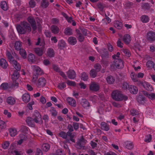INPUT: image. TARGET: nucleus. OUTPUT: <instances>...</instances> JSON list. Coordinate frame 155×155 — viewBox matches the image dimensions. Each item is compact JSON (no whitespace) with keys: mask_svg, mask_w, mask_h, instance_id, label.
<instances>
[{"mask_svg":"<svg viewBox=\"0 0 155 155\" xmlns=\"http://www.w3.org/2000/svg\"><path fill=\"white\" fill-rule=\"evenodd\" d=\"M10 135L12 137H14L17 134V131L15 129L11 128L9 131Z\"/></svg>","mask_w":155,"mask_h":155,"instance_id":"44","label":"nucleus"},{"mask_svg":"<svg viewBox=\"0 0 155 155\" xmlns=\"http://www.w3.org/2000/svg\"><path fill=\"white\" fill-rule=\"evenodd\" d=\"M36 21L37 24L38 28L40 29L41 27V24L42 23V20L38 18H37Z\"/></svg>","mask_w":155,"mask_h":155,"instance_id":"49","label":"nucleus"},{"mask_svg":"<svg viewBox=\"0 0 155 155\" xmlns=\"http://www.w3.org/2000/svg\"><path fill=\"white\" fill-rule=\"evenodd\" d=\"M114 65L119 69L123 68L124 67V63L123 61L119 58H117L114 61Z\"/></svg>","mask_w":155,"mask_h":155,"instance_id":"10","label":"nucleus"},{"mask_svg":"<svg viewBox=\"0 0 155 155\" xmlns=\"http://www.w3.org/2000/svg\"><path fill=\"white\" fill-rule=\"evenodd\" d=\"M33 117L35 123H39L40 124H42L43 121L41 118V115L38 111L37 110L35 111Z\"/></svg>","mask_w":155,"mask_h":155,"instance_id":"5","label":"nucleus"},{"mask_svg":"<svg viewBox=\"0 0 155 155\" xmlns=\"http://www.w3.org/2000/svg\"><path fill=\"white\" fill-rule=\"evenodd\" d=\"M87 140L82 136L80 138L77 142L76 147L79 149H85V147L84 145L86 143Z\"/></svg>","mask_w":155,"mask_h":155,"instance_id":"4","label":"nucleus"},{"mask_svg":"<svg viewBox=\"0 0 155 155\" xmlns=\"http://www.w3.org/2000/svg\"><path fill=\"white\" fill-rule=\"evenodd\" d=\"M9 144L10 143L8 141H5L2 144V146L4 149H6L8 148Z\"/></svg>","mask_w":155,"mask_h":155,"instance_id":"46","label":"nucleus"},{"mask_svg":"<svg viewBox=\"0 0 155 155\" xmlns=\"http://www.w3.org/2000/svg\"><path fill=\"white\" fill-rule=\"evenodd\" d=\"M68 77L70 79H73L76 77V73L74 70H70L67 72Z\"/></svg>","mask_w":155,"mask_h":155,"instance_id":"14","label":"nucleus"},{"mask_svg":"<svg viewBox=\"0 0 155 155\" xmlns=\"http://www.w3.org/2000/svg\"><path fill=\"white\" fill-rule=\"evenodd\" d=\"M149 18L147 16L143 15L141 17V21L143 23H146L148 22Z\"/></svg>","mask_w":155,"mask_h":155,"instance_id":"47","label":"nucleus"},{"mask_svg":"<svg viewBox=\"0 0 155 155\" xmlns=\"http://www.w3.org/2000/svg\"><path fill=\"white\" fill-rule=\"evenodd\" d=\"M1 7L4 11H6L8 10V6L6 2L3 1L1 3Z\"/></svg>","mask_w":155,"mask_h":155,"instance_id":"35","label":"nucleus"},{"mask_svg":"<svg viewBox=\"0 0 155 155\" xmlns=\"http://www.w3.org/2000/svg\"><path fill=\"white\" fill-rule=\"evenodd\" d=\"M81 104L84 108H86L90 106V103L88 101L85 99H82L81 101Z\"/></svg>","mask_w":155,"mask_h":155,"instance_id":"25","label":"nucleus"},{"mask_svg":"<svg viewBox=\"0 0 155 155\" xmlns=\"http://www.w3.org/2000/svg\"><path fill=\"white\" fill-rule=\"evenodd\" d=\"M128 89L130 92L133 94H136L137 93L138 89L137 88H126Z\"/></svg>","mask_w":155,"mask_h":155,"instance_id":"41","label":"nucleus"},{"mask_svg":"<svg viewBox=\"0 0 155 155\" xmlns=\"http://www.w3.org/2000/svg\"><path fill=\"white\" fill-rule=\"evenodd\" d=\"M61 137L64 139H67L68 138L67 132L66 133L65 132L63 131L60 132L58 134Z\"/></svg>","mask_w":155,"mask_h":155,"instance_id":"42","label":"nucleus"},{"mask_svg":"<svg viewBox=\"0 0 155 155\" xmlns=\"http://www.w3.org/2000/svg\"><path fill=\"white\" fill-rule=\"evenodd\" d=\"M114 25L116 28L118 29H121L122 25V23L118 20L115 21Z\"/></svg>","mask_w":155,"mask_h":155,"instance_id":"33","label":"nucleus"},{"mask_svg":"<svg viewBox=\"0 0 155 155\" xmlns=\"http://www.w3.org/2000/svg\"><path fill=\"white\" fill-rule=\"evenodd\" d=\"M112 98L117 101H126L128 99V97L123 94L121 92L117 90L113 91L111 94Z\"/></svg>","mask_w":155,"mask_h":155,"instance_id":"2","label":"nucleus"},{"mask_svg":"<svg viewBox=\"0 0 155 155\" xmlns=\"http://www.w3.org/2000/svg\"><path fill=\"white\" fill-rule=\"evenodd\" d=\"M123 40L126 44H129L131 41L130 36L127 34L125 35L123 37Z\"/></svg>","mask_w":155,"mask_h":155,"instance_id":"19","label":"nucleus"},{"mask_svg":"<svg viewBox=\"0 0 155 155\" xmlns=\"http://www.w3.org/2000/svg\"><path fill=\"white\" fill-rule=\"evenodd\" d=\"M81 79L84 81H86L88 79V77L87 74L83 72L81 74Z\"/></svg>","mask_w":155,"mask_h":155,"instance_id":"39","label":"nucleus"},{"mask_svg":"<svg viewBox=\"0 0 155 155\" xmlns=\"http://www.w3.org/2000/svg\"><path fill=\"white\" fill-rule=\"evenodd\" d=\"M7 102L10 105H13L15 103V100L14 98L9 97L7 98Z\"/></svg>","mask_w":155,"mask_h":155,"instance_id":"32","label":"nucleus"},{"mask_svg":"<svg viewBox=\"0 0 155 155\" xmlns=\"http://www.w3.org/2000/svg\"><path fill=\"white\" fill-rule=\"evenodd\" d=\"M142 8L145 9H149L150 8V6L148 3H144L142 6Z\"/></svg>","mask_w":155,"mask_h":155,"instance_id":"63","label":"nucleus"},{"mask_svg":"<svg viewBox=\"0 0 155 155\" xmlns=\"http://www.w3.org/2000/svg\"><path fill=\"white\" fill-rule=\"evenodd\" d=\"M22 97L23 101L25 103H28L30 100V97L28 93H25L23 94Z\"/></svg>","mask_w":155,"mask_h":155,"instance_id":"23","label":"nucleus"},{"mask_svg":"<svg viewBox=\"0 0 155 155\" xmlns=\"http://www.w3.org/2000/svg\"><path fill=\"white\" fill-rule=\"evenodd\" d=\"M146 39L147 41L151 42L155 41V32L153 31H148L146 35Z\"/></svg>","mask_w":155,"mask_h":155,"instance_id":"7","label":"nucleus"},{"mask_svg":"<svg viewBox=\"0 0 155 155\" xmlns=\"http://www.w3.org/2000/svg\"><path fill=\"white\" fill-rule=\"evenodd\" d=\"M78 40L80 42H82L84 41V35L81 34L77 36Z\"/></svg>","mask_w":155,"mask_h":155,"instance_id":"52","label":"nucleus"},{"mask_svg":"<svg viewBox=\"0 0 155 155\" xmlns=\"http://www.w3.org/2000/svg\"><path fill=\"white\" fill-rule=\"evenodd\" d=\"M136 100L139 103L143 104L145 100V97L142 95H139L137 97Z\"/></svg>","mask_w":155,"mask_h":155,"instance_id":"28","label":"nucleus"},{"mask_svg":"<svg viewBox=\"0 0 155 155\" xmlns=\"http://www.w3.org/2000/svg\"><path fill=\"white\" fill-rule=\"evenodd\" d=\"M125 147L129 150H131L134 147V145L130 141H127L125 143Z\"/></svg>","mask_w":155,"mask_h":155,"instance_id":"37","label":"nucleus"},{"mask_svg":"<svg viewBox=\"0 0 155 155\" xmlns=\"http://www.w3.org/2000/svg\"><path fill=\"white\" fill-rule=\"evenodd\" d=\"M72 125L75 130H77L79 127V124L77 122H73Z\"/></svg>","mask_w":155,"mask_h":155,"instance_id":"56","label":"nucleus"},{"mask_svg":"<svg viewBox=\"0 0 155 155\" xmlns=\"http://www.w3.org/2000/svg\"><path fill=\"white\" fill-rule=\"evenodd\" d=\"M16 28L18 32L21 35L28 34L31 30L30 24L25 21L21 22L20 24L17 25Z\"/></svg>","mask_w":155,"mask_h":155,"instance_id":"1","label":"nucleus"},{"mask_svg":"<svg viewBox=\"0 0 155 155\" xmlns=\"http://www.w3.org/2000/svg\"><path fill=\"white\" fill-rule=\"evenodd\" d=\"M80 29L81 32L84 36H86L87 35V30L85 28H81Z\"/></svg>","mask_w":155,"mask_h":155,"instance_id":"60","label":"nucleus"},{"mask_svg":"<svg viewBox=\"0 0 155 155\" xmlns=\"http://www.w3.org/2000/svg\"><path fill=\"white\" fill-rule=\"evenodd\" d=\"M26 122L28 125L31 127H34L35 124L34 122H35L34 119H33L31 117H28L27 118L26 120Z\"/></svg>","mask_w":155,"mask_h":155,"instance_id":"15","label":"nucleus"},{"mask_svg":"<svg viewBox=\"0 0 155 155\" xmlns=\"http://www.w3.org/2000/svg\"><path fill=\"white\" fill-rule=\"evenodd\" d=\"M34 74L41 75L44 74L43 71L39 66L36 65L32 66Z\"/></svg>","mask_w":155,"mask_h":155,"instance_id":"9","label":"nucleus"},{"mask_svg":"<svg viewBox=\"0 0 155 155\" xmlns=\"http://www.w3.org/2000/svg\"><path fill=\"white\" fill-rule=\"evenodd\" d=\"M49 2L48 0H42L41 2L40 6L42 8H46L49 5Z\"/></svg>","mask_w":155,"mask_h":155,"instance_id":"30","label":"nucleus"},{"mask_svg":"<svg viewBox=\"0 0 155 155\" xmlns=\"http://www.w3.org/2000/svg\"><path fill=\"white\" fill-rule=\"evenodd\" d=\"M101 57V58H109V54L106 49L103 48L98 51Z\"/></svg>","mask_w":155,"mask_h":155,"instance_id":"8","label":"nucleus"},{"mask_svg":"<svg viewBox=\"0 0 155 155\" xmlns=\"http://www.w3.org/2000/svg\"><path fill=\"white\" fill-rule=\"evenodd\" d=\"M151 135L149 134L147 136V138L144 141L146 142H149L151 140Z\"/></svg>","mask_w":155,"mask_h":155,"instance_id":"59","label":"nucleus"},{"mask_svg":"<svg viewBox=\"0 0 155 155\" xmlns=\"http://www.w3.org/2000/svg\"><path fill=\"white\" fill-rule=\"evenodd\" d=\"M154 63L153 61H148L146 63V65L147 67H150L153 66Z\"/></svg>","mask_w":155,"mask_h":155,"instance_id":"57","label":"nucleus"},{"mask_svg":"<svg viewBox=\"0 0 155 155\" xmlns=\"http://www.w3.org/2000/svg\"><path fill=\"white\" fill-rule=\"evenodd\" d=\"M49 148L50 146L48 143H44L42 145V149L43 151L45 152L48 151L49 149Z\"/></svg>","mask_w":155,"mask_h":155,"instance_id":"40","label":"nucleus"},{"mask_svg":"<svg viewBox=\"0 0 155 155\" xmlns=\"http://www.w3.org/2000/svg\"><path fill=\"white\" fill-rule=\"evenodd\" d=\"M34 104V102L33 101H32L30 102L29 103L27 104V107H28V109L30 110H32V105H33Z\"/></svg>","mask_w":155,"mask_h":155,"instance_id":"61","label":"nucleus"},{"mask_svg":"<svg viewBox=\"0 0 155 155\" xmlns=\"http://www.w3.org/2000/svg\"><path fill=\"white\" fill-rule=\"evenodd\" d=\"M34 51L35 54L39 56H41L44 54L45 51L44 46L40 48H35Z\"/></svg>","mask_w":155,"mask_h":155,"instance_id":"11","label":"nucleus"},{"mask_svg":"<svg viewBox=\"0 0 155 155\" xmlns=\"http://www.w3.org/2000/svg\"><path fill=\"white\" fill-rule=\"evenodd\" d=\"M66 46V43L64 40H61L59 41L58 44V47L59 48L61 49Z\"/></svg>","mask_w":155,"mask_h":155,"instance_id":"34","label":"nucleus"},{"mask_svg":"<svg viewBox=\"0 0 155 155\" xmlns=\"http://www.w3.org/2000/svg\"><path fill=\"white\" fill-rule=\"evenodd\" d=\"M64 33L65 35L68 36H70L72 35V29L69 27L66 28L64 30Z\"/></svg>","mask_w":155,"mask_h":155,"instance_id":"24","label":"nucleus"},{"mask_svg":"<svg viewBox=\"0 0 155 155\" xmlns=\"http://www.w3.org/2000/svg\"><path fill=\"white\" fill-rule=\"evenodd\" d=\"M106 80L107 83L110 84H113L115 81L114 78L111 75L108 76L106 78Z\"/></svg>","mask_w":155,"mask_h":155,"instance_id":"26","label":"nucleus"},{"mask_svg":"<svg viewBox=\"0 0 155 155\" xmlns=\"http://www.w3.org/2000/svg\"><path fill=\"white\" fill-rule=\"evenodd\" d=\"M94 68H95V70L98 72L100 71L101 68V66L99 64H97L94 65Z\"/></svg>","mask_w":155,"mask_h":155,"instance_id":"54","label":"nucleus"},{"mask_svg":"<svg viewBox=\"0 0 155 155\" xmlns=\"http://www.w3.org/2000/svg\"><path fill=\"white\" fill-rule=\"evenodd\" d=\"M130 114L132 116H134L137 114L138 113L137 110L134 109H132L130 110Z\"/></svg>","mask_w":155,"mask_h":155,"instance_id":"58","label":"nucleus"},{"mask_svg":"<svg viewBox=\"0 0 155 155\" xmlns=\"http://www.w3.org/2000/svg\"><path fill=\"white\" fill-rule=\"evenodd\" d=\"M68 43L71 45H73L76 44L77 42V40L75 37L73 36H71L68 39Z\"/></svg>","mask_w":155,"mask_h":155,"instance_id":"21","label":"nucleus"},{"mask_svg":"<svg viewBox=\"0 0 155 155\" xmlns=\"http://www.w3.org/2000/svg\"><path fill=\"white\" fill-rule=\"evenodd\" d=\"M30 7L31 8H34L35 5V2L34 0H31L29 2Z\"/></svg>","mask_w":155,"mask_h":155,"instance_id":"55","label":"nucleus"},{"mask_svg":"<svg viewBox=\"0 0 155 155\" xmlns=\"http://www.w3.org/2000/svg\"><path fill=\"white\" fill-rule=\"evenodd\" d=\"M50 112L51 113L53 117H56L58 114L57 112L55 110L54 107H51V109L50 110Z\"/></svg>","mask_w":155,"mask_h":155,"instance_id":"48","label":"nucleus"},{"mask_svg":"<svg viewBox=\"0 0 155 155\" xmlns=\"http://www.w3.org/2000/svg\"><path fill=\"white\" fill-rule=\"evenodd\" d=\"M66 83L69 86L72 87H75L76 86L75 82L74 81L68 80Z\"/></svg>","mask_w":155,"mask_h":155,"instance_id":"51","label":"nucleus"},{"mask_svg":"<svg viewBox=\"0 0 155 155\" xmlns=\"http://www.w3.org/2000/svg\"><path fill=\"white\" fill-rule=\"evenodd\" d=\"M67 135H68V137H69L70 138L69 139L67 138V139L66 140L68 142H69V141L70 140L72 142L74 143L75 142V141L74 137L75 135L73 133H71L70 134H68Z\"/></svg>","mask_w":155,"mask_h":155,"instance_id":"29","label":"nucleus"},{"mask_svg":"<svg viewBox=\"0 0 155 155\" xmlns=\"http://www.w3.org/2000/svg\"><path fill=\"white\" fill-rule=\"evenodd\" d=\"M6 127V125L4 122L1 120L0 122V128L1 129H5Z\"/></svg>","mask_w":155,"mask_h":155,"instance_id":"62","label":"nucleus"},{"mask_svg":"<svg viewBox=\"0 0 155 155\" xmlns=\"http://www.w3.org/2000/svg\"><path fill=\"white\" fill-rule=\"evenodd\" d=\"M67 101L69 104L72 106L75 107L76 106L75 100L72 97H68L67 99Z\"/></svg>","mask_w":155,"mask_h":155,"instance_id":"20","label":"nucleus"},{"mask_svg":"<svg viewBox=\"0 0 155 155\" xmlns=\"http://www.w3.org/2000/svg\"><path fill=\"white\" fill-rule=\"evenodd\" d=\"M67 128L68 130L67 132V134H70V133H72L71 132H73L74 130L73 126L70 124H68Z\"/></svg>","mask_w":155,"mask_h":155,"instance_id":"50","label":"nucleus"},{"mask_svg":"<svg viewBox=\"0 0 155 155\" xmlns=\"http://www.w3.org/2000/svg\"><path fill=\"white\" fill-rule=\"evenodd\" d=\"M19 50V54L24 59L26 58L27 54L26 51L23 49H21Z\"/></svg>","mask_w":155,"mask_h":155,"instance_id":"43","label":"nucleus"},{"mask_svg":"<svg viewBox=\"0 0 155 155\" xmlns=\"http://www.w3.org/2000/svg\"><path fill=\"white\" fill-rule=\"evenodd\" d=\"M97 71H96L95 69H93L91 70L90 71V76L93 78H95L97 75Z\"/></svg>","mask_w":155,"mask_h":155,"instance_id":"45","label":"nucleus"},{"mask_svg":"<svg viewBox=\"0 0 155 155\" xmlns=\"http://www.w3.org/2000/svg\"><path fill=\"white\" fill-rule=\"evenodd\" d=\"M101 129L105 131H108L110 128L109 125L105 122H102L100 124Z\"/></svg>","mask_w":155,"mask_h":155,"instance_id":"18","label":"nucleus"},{"mask_svg":"<svg viewBox=\"0 0 155 155\" xmlns=\"http://www.w3.org/2000/svg\"><path fill=\"white\" fill-rule=\"evenodd\" d=\"M55 53L53 49L48 48L46 52V55L50 58L53 57L54 56Z\"/></svg>","mask_w":155,"mask_h":155,"instance_id":"17","label":"nucleus"},{"mask_svg":"<svg viewBox=\"0 0 155 155\" xmlns=\"http://www.w3.org/2000/svg\"><path fill=\"white\" fill-rule=\"evenodd\" d=\"M28 21L30 24V26H31L32 28V32H33L37 28L36 22L34 18L32 16H29L27 18Z\"/></svg>","mask_w":155,"mask_h":155,"instance_id":"6","label":"nucleus"},{"mask_svg":"<svg viewBox=\"0 0 155 155\" xmlns=\"http://www.w3.org/2000/svg\"><path fill=\"white\" fill-rule=\"evenodd\" d=\"M142 92L143 94L148 97L149 99L152 100H154L155 99V93L151 92L149 93L145 91H142Z\"/></svg>","mask_w":155,"mask_h":155,"instance_id":"13","label":"nucleus"},{"mask_svg":"<svg viewBox=\"0 0 155 155\" xmlns=\"http://www.w3.org/2000/svg\"><path fill=\"white\" fill-rule=\"evenodd\" d=\"M22 46L21 42L19 41H16L14 45V47L16 50L18 51L21 49Z\"/></svg>","mask_w":155,"mask_h":155,"instance_id":"36","label":"nucleus"},{"mask_svg":"<svg viewBox=\"0 0 155 155\" xmlns=\"http://www.w3.org/2000/svg\"><path fill=\"white\" fill-rule=\"evenodd\" d=\"M46 83V80L43 77H41L38 79L37 84L38 85L43 87L45 86Z\"/></svg>","mask_w":155,"mask_h":155,"instance_id":"16","label":"nucleus"},{"mask_svg":"<svg viewBox=\"0 0 155 155\" xmlns=\"http://www.w3.org/2000/svg\"><path fill=\"white\" fill-rule=\"evenodd\" d=\"M98 83L94 82H92L90 84L89 87H99Z\"/></svg>","mask_w":155,"mask_h":155,"instance_id":"53","label":"nucleus"},{"mask_svg":"<svg viewBox=\"0 0 155 155\" xmlns=\"http://www.w3.org/2000/svg\"><path fill=\"white\" fill-rule=\"evenodd\" d=\"M16 70H15L13 73L11 75V78L12 80H15L17 79L19 77V71H20L21 68V67L20 66V68L19 70H18L17 68H15Z\"/></svg>","mask_w":155,"mask_h":155,"instance_id":"12","label":"nucleus"},{"mask_svg":"<svg viewBox=\"0 0 155 155\" xmlns=\"http://www.w3.org/2000/svg\"><path fill=\"white\" fill-rule=\"evenodd\" d=\"M57 155H65L64 153H63V150L61 149H58L56 151Z\"/></svg>","mask_w":155,"mask_h":155,"instance_id":"64","label":"nucleus"},{"mask_svg":"<svg viewBox=\"0 0 155 155\" xmlns=\"http://www.w3.org/2000/svg\"><path fill=\"white\" fill-rule=\"evenodd\" d=\"M13 52L12 51L11 52L9 51L8 50L6 51V55L9 61L12 64L15 68H17V69L19 70L20 68V65L19 63H18L17 61L14 59V58L12 56V54Z\"/></svg>","mask_w":155,"mask_h":155,"instance_id":"3","label":"nucleus"},{"mask_svg":"<svg viewBox=\"0 0 155 155\" xmlns=\"http://www.w3.org/2000/svg\"><path fill=\"white\" fill-rule=\"evenodd\" d=\"M51 30L52 33L54 34H58L59 31V28L56 25H52L51 28Z\"/></svg>","mask_w":155,"mask_h":155,"instance_id":"22","label":"nucleus"},{"mask_svg":"<svg viewBox=\"0 0 155 155\" xmlns=\"http://www.w3.org/2000/svg\"><path fill=\"white\" fill-rule=\"evenodd\" d=\"M28 59L29 61L33 63L35 61V57L33 54L30 53L28 55Z\"/></svg>","mask_w":155,"mask_h":155,"instance_id":"31","label":"nucleus"},{"mask_svg":"<svg viewBox=\"0 0 155 155\" xmlns=\"http://www.w3.org/2000/svg\"><path fill=\"white\" fill-rule=\"evenodd\" d=\"M108 58H101V62L104 66L106 67L108 66L109 64Z\"/></svg>","mask_w":155,"mask_h":155,"instance_id":"38","label":"nucleus"},{"mask_svg":"<svg viewBox=\"0 0 155 155\" xmlns=\"http://www.w3.org/2000/svg\"><path fill=\"white\" fill-rule=\"evenodd\" d=\"M8 65L6 61L3 59L2 58L0 60V66L3 68H6Z\"/></svg>","mask_w":155,"mask_h":155,"instance_id":"27","label":"nucleus"}]
</instances>
